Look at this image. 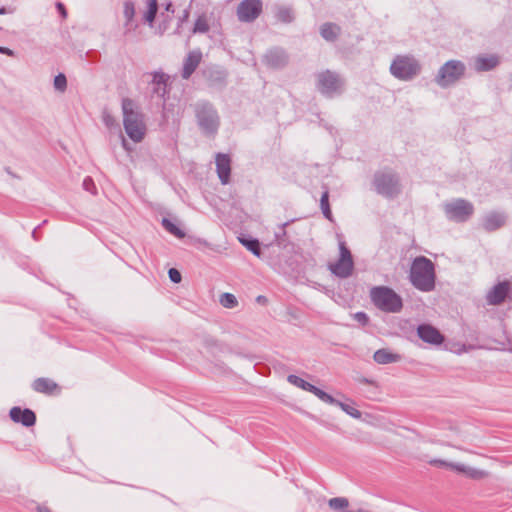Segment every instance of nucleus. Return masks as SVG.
Segmentation results:
<instances>
[{
	"label": "nucleus",
	"instance_id": "17",
	"mask_svg": "<svg viewBox=\"0 0 512 512\" xmlns=\"http://www.w3.org/2000/svg\"><path fill=\"white\" fill-rule=\"evenodd\" d=\"M9 415L14 422L21 423L25 427H31L36 422L35 413L27 408L21 409L20 407H13Z\"/></svg>",
	"mask_w": 512,
	"mask_h": 512
},
{
	"label": "nucleus",
	"instance_id": "44",
	"mask_svg": "<svg viewBox=\"0 0 512 512\" xmlns=\"http://www.w3.org/2000/svg\"><path fill=\"white\" fill-rule=\"evenodd\" d=\"M1 53L5 54L7 56H10V57H14L15 56V52L13 50H11L10 48H7V47H3Z\"/></svg>",
	"mask_w": 512,
	"mask_h": 512
},
{
	"label": "nucleus",
	"instance_id": "43",
	"mask_svg": "<svg viewBox=\"0 0 512 512\" xmlns=\"http://www.w3.org/2000/svg\"><path fill=\"white\" fill-rule=\"evenodd\" d=\"M189 10L188 9H185L183 11V15L179 18V26L183 23V22H186L189 18Z\"/></svg>",
	"mask_w": 512,
	"mask_h": 512
},
{
	"label": "nucleus",
	"instance_id": "8",
	"mask_svg": "<svg viewBox=\"0 0 512 512\" xmlns=\"http://www.w3.org/2000/svg\"><path fill=\"white\" fill-rule=\"evenodd\" d=\"M344 80L330 70L317 74V88L326 97L333 98L344 90Z\"/></svg>",
	"mask_w": 512,
	"mask_h": 512
},
{
	"label": "nucleus",
	"instance_id": "10",
	"mask_svg": "<svg viewBox=\"0 0 512 512\" xmlns=\"http://www.w3.org/2000/svg\"><path fill=\"white\" fill-rule=\"evenodd\" d=\"M444 211L450 220L456 222L467 221L474 213V206L465 199H456L444 205Z\"/></svg>",
	"mask_w": 512,
	"mask_h": 512
},
{
	"label": "nucleus",
	"instance_id": "47",
	"mask_svg": "<svg viewBox=\"0 0 512 512\" xmlns=\"http://www.w3.org/2000/svg\"><path fill=\"white\" fill-rule=\"evenodd\" d=\"M39 512H51L50 509L46 506H40L38 507Z\"/></svg>",
	"mask_w": 512,
	"mask_h": 512
},
{
	"label": "nucleus",
	"instance_id": "18",
	"mask_svg": "<svg viewBox=\"0 0 512 512\" xmlns=\"http://www.w3.org/2000/svg\"><path fill=\"white\" fill-rule=\"evenodd\" d=\"M264 62L271 68H282L288 62V56L283 49L274 48L264 55Z\"/></svg>",
	"mask_w": 512,
	"mask_h": 512
},
{
	"label": "nucleus",
	"instance_id": "12",
	"mask_svg": "<svg viewBox=\"0 0 512 512\" xmlns=\"http://www.w3.org/2000/svg\"><path fill=\"white\" fill-rule=\"evenodd\" d=\"M287 381L302 389V390H305V391H308L312 394H314L316 397H318L321 401L323 402H331V395L326 393L325 391L321 390L320 388L316 387L315 385L305 381L304 379H302L301 377L297 376V375H288L287 377Z\"/></svg>",
	"mask_w": 512,
	"mask_h": 512
},
{
	"label": "nucleus",
	"instance_id": "49",
	"mask_svg": "<svg viewBox=\"0 0 512 512\" xmlns=\"http://www.w3.org/2000/svg\"><path fill=\"white\" fill-rule=\"evenodd\" d=\"M122 146L125 148V149H128L127 147V141L125 140L124 137H122Z\"/></svg>",
	"mask_w": 512,
	"mask_h": 512
},
{
	"label": "nucleus",
	"instance_id": "41",
	"mask_svg": "<svg viewBox=\"0 0 512 512\" xmlns=\"http://www.w3.org/2000/svg\"><path fill=\"white\" fill-rule=\"evenodd\" d=\"M168 275L173 283H179L181 281V273L175 268L169 269Z\"/></svg>",
	"mask_w": 512,
	"mask_h": 512
},
{
	"label": "nucleus",
	"instance_id": "25",
	"mask_svg": "<svg viewBox=\"0 0 512 512\" xmlns=\"http://www.w3.org/2000/svg\"><path fill=\"white\" fill-rule=\"evenodd\" d=\"M326 403L340 407L345 413H347L348 415H350L353 418L358 419L361 417V412L358 409H356L354 406H352L350 404H347V403H344V402H341V401L335 399L333 396H331V402H326Z\"/></svg>",
	"mask_w": 512,
	"mask_h": 512
},
{
	"label": "nucleus",
	"instance_id": "20",
	"mask_svg": "<svg viewBox=\"0 0 512 512\" xmlns=\"http://www.w3.org/2000/svg\"><path fill=\"white\" fill-rule=\"evenodd\" d=\"M152 80L150 81L151 94L159 98H164L167 93V81L169 76L163 72H154L151 74Z\"/></svg>",
	"mask_w": 512,
	"mask_h": 512
},
{
	"label": "nucleus",
	"instance_id": "40",
	"mask_svg": "<svg viewBox=\"0 0 512 512\" xmlns=\"http://www.w3.org/2000/svg\"><path fill=\"white\" fill-rule=\"evenodd\" d=\"M353 318L359 322L361 325L365 326L368 324L369 322V317L368 315L365 313V312H356L354 315H353Z\"/></svg>",
	"mask_w": 512,
	"mask_h": 512
},
{
	"label": "nucleus",
	"instance_id": "9",
	"mask_svg": "<svg viewBox=\"0 0 512 512\" xmlns=\"http://www.w3.org/2000/svg\"><path fill=\"white\" fill-rule=\"evenodd\" d=\"M340 256L337 262L330 263L328 268L335 276L346 279L352 275L354 262L350 250L346 247L345 242L339 243Z\"/></svg>",
	"mask_w": 512,
	"mask_h": 512
},
{
	"label": "nucleus",
	"instance_id": "26",
	"mask_svg": "<svg viewBox=\"0 0 512 512\" xmlns=\"http://www.w3.org/2000/svg\"><path fill=\"white\" fill-rule=\"evenodd\" d=\"M275 17L282 23H291L294 20V13L290 7L279 6L276 9Z\"/></svg>",
	"mask_w": 512,
	"mask_h": 512
},
{
	"label": "nucleus",
	"instance_id": "4",
	"mask_svg": "<svg viewBox=\"0 0 512 512\" xmlns=\"http://www.w3.org/2000/svg\"><path fill=\"white\" fill-rule=\"evenodd\" d=\"M197 123L205 135H215L220 126V117L214 106L206 101L197 102L194 106Z\"/></svg>",
	"mask_w": 512,
	"mask_h": 512
},
{
	"label": "nucleus",
	"instance_id": "2",
	"mask_svg": "<svg viewBox=\"0 0 512 512\" xmlns=\"http://www.w3.org/2000/svg\"><path fill=\"white\" fill-rule=\"evenodd\" d=\"M435 267L425 256L416 257L411 265L409 279L411 284L422 292H430L435 288Z\"/></svg>",
	"mask_w": 512,
	"mask_h": 512
},
{
	"label": "nucleus",
	"instance_id": "22",
	"mask_svg": "<svg viewBox=\"0 0 512 512\" xmlns=\"http://www.w3.org/2000/svg\"><path fill=\"white\" fill-rule=\"evenodd\" d=\"M32 388L34 391L38 393H43L47 395H52L56 390H58V385L53 380L49 378H37L33 384Z\"/></svg>",
	"mask_w": 512,
	"mask_h": 512
},
{
	"label": "nucleus",
	"instance_id": "28",
	"mask_svg": "<svg viewBox=\"0 0 512 512\" xmlns=\"http://www.w3.org/2000/svg\"><path fill=\"white\" fill-rule=\"evenodd\" d=\"M320 208L324 217L328 220H332V212L329 205V191L326 189L320 198Z\"/></svg>",
	"mask_w": 512,
	"mask_h": 512
},
{
	"label": "nucleus",
	"instance_id": "32",
	"mask_svg": "<svg viewBox=\"0 0 512 512\" xmlns=\"http://www.w3.org/2000/svg\"><path fill=\"white\" fill-rule=\"evenodd\" d=\"M162 225L169 233L178 238H183L185 236V233L167 218H163Z\"/></svg>",
	"mask_w": 512,
	"mask_h": 512
},
{
	"label": "nucleus",
	"instance_id": "16",
	"mask_svg": "<svg viewBox=\"0 0 512 512\" xmlns=\"http://www.w3.org/2000/svg\"><path fill=\"white\" fill-rule=\"evenodd\" d=\"M500 63L499 56L495 54H481L473 59V67L477 72L491 71Z\"/></svg>",
	"mask_w": 512,
	"mask_h": 512
},
{
	"label": "nucleus",
	"instance_id": "23",
	"mask_svg": "<svg viewBox=\"0 0 512 512\" xmlns=\"http://www.w3.org/2000/svg\"><path fill=\"white\" fill-rule=\"evenodd\" d=\"M374 361L378 364H389L400 361L401 356L390 352L387 349H379L374 353Z\"/></svg>",
	"mask_w": 512,
	"mask_h": 512
},
{
	"label": "nucleus",
	"instance_id": "27",
	"mask_svg": "<svg viewBox=\"0 0 512 512\" xmlns=\"http://www.w3.org/2000/svg\"><path fill=\"white\" fill-rule=\"evenodd\" d=\"M239 241L242 245H244L249 251H251L255 256L260 257L261 248L260 243L257 239H247V238H239Z\"/></svg>",
	"mask_w": 512,
	"mask_h": 512
},
{
	"label": "nucleus",
	"instance_id": "35",
	"mask_svg": "<svg viewBox=\"0 0 512 512\" xmlns=\"http://www.w3.org/2000/svg\"><path fill=\"white\" fill-rule=\"evenodd\" d=\"M123 14H124L127 24L133 20L134 15H135V6H134L133 2L126 1L124 3Z\"/></svg>",
	"mask_w": 512,
	"mask_h": 512
},
{
	"label": "nucleus",
	"instance_id": "36",
	"mask_svg": "<svg viewBox=\"0 0 512 512\" xmlns=\"http://www.w3.org/2000/svg\"><path fill=\"white\" fill-rule=\"evenodd\" d=\"M54 87L56 90L60 92H64L67 88V79L66 76L62 73H59L54 78Z\"/></svg>",
	"mask_w": 512,
	"mask_h": 512
},
{
	"label": "nucleus",
	"instance_id": "3",
	"mask_svg": "<svg viewBox=\"0 0 512 512\" xmlns=\"http://www.w3.org/2000/svg\"><path fill=\"white\" fill-rule=\"evenodd\" d=\"M373 305L385 313H399L403 308V300L388 286H374L369 292Z\"/></svg>",
	"mask_w": 512,
	"mask_h": 512
},
{
	"label": "nucleus",
	"instance_id": "5",
	"mask_svg": "<svg viewBox=\"0 0 512 512\" xmlns=\"http://www.w3.org/2000/svg\"><path fill=\"white\" fill-rule=\"evenodd\" d=\"M421 72L419 61L411 55H397L390 65V73L398 80L410 81Z\"/></svg>",
	"mask_w": 512,
	"mask_h": 512
},
{
	"label": "nucleus",
	"instance_id": "30",
	"mask_svg": "<svg viewBox=\"0 0 512 512\" xmlns=\"http://www.w3.org/2000/svg\"><path fill=\"white\" fill-rule=\"evenodd\" d=\"M157 11H158L157 0H148L147 1V11L144 15V18L149 24H152L154 22Z\"/></svg>",
	"mask_w": 512,
	"mask_h": 512
},
{
	"label": "nucleus",
	"instance_id": "21",
	"mask_svg": "<svg viewBox=\"0 0 512 512\" xmlns=\"http://www.w3.org/2000/svg\"><path fill=\"white\" fill-rule=\"evenodd\" d=\"M506 218L507 217L504 213L492 211L483 217L482 226L484 230L492 232L504 226Z\"/></svg>",
	"mask_w": 512,
	"mask_h": 512
},
{
	"label": "nucleus",
	"instance_id": "38",
	"mask_svg": "<svg viewBox=\"0 0 512 512\" xmlns=\"http://www.w3.org/2000/svg\"><path fill=\"white\" fill-rule=\"evenodd\" d=\"M466 474L473 479H481L487 475L485 471L473 468H468V472Z\"/></svg>",
	"mask_w": 512,
	"mask_h": 512
},
{
	"label": "nucleus",
	"instance_id": "42",
	"mask_svg": "<svg viewBox=\"0 0 512 512\" xmlns=\"http://www.w3.org/2000/svg\"><path fill=\"white\" fill-rule=\"evenodd\" d=\"M103 120H104V123H105V125H106L107 127H111V126H113V125H114V119H113V117H112V116H110V115H108V114H107V115H104Z\"/></svg>",
	"mask_w": 512,
	"mask_h": 512
},
{
	"label": "nucleus",
	"instance_id": "48",
	"mask_svg": "<svg viewBox=\"0 0 512 512\" xmlns=\"http://www.w3.org/2000/svg\"><path fill=\"white\" fill-rule=\"evenodd\" d=\"M342 512H371V511L366 510V509H357V510H344Z\"/></svg>",
	"mask_w": 512,
	"mask_h": 512
},
{
	"label": "nucleus",
	"instance_id": "19",
	"mask_svg": "<svg viewBox=\"0 0 512 512\" xmlns=\"http://www.w3.org/2000/svg\"><path fill=\"white\" fill-rule=\"evenodd\" d=\"M202 59V53L200 50L190 51L183 63V69L181 76L183 79H189L190 76L194 73V71L199 66Z\"/></svg>",
	"mask_w": 512,
	"mask_h": 512
},
{
	"label": "nucleus",
	"instance_id": "46",
	"mask_svg": "<svg viewBox=\"0 0 512 512\" xmlns=\"http://www.w3.org/2000/svg\"><path fill=\"white\" fill-rule=\"evenodd\" d=\"M57 7L58 9L62 12L63 15L66 14V11H65V8H64V5L62 3H58L57 4Z\"/></svg>",
	"mask_w": 512,
	"mask_h": 512
},
{
	"label": "nucleus",
	"instance_id": "6",
	"mask_svg": "<svg viewBox=\"0 0 512 512\" xmlns=\"http://www.w3.org/2000/svg\"><path fill=\"white\" fill-rule=\"evenodd\" d=\"M373 186L384 197L393 198L400 193L398 176L392 171H378L374 174Z\"/></svg>",
	"mask_w": 512,
	"mask_h": 512
},
{
	"label": "nucleus",
	"instance_id": "51",
	"mask_svg": "<svg viewBox=\"0 0 512 512\" xmlns=\"http://www.w3.org/2000/svg\"><path fill=\"white\" fill-rule=\"evenodd\" d=\"M32 237H33L34 239H37V238H36V229H34V231L32 232Z\"/></svg>",
	"mask_w": 512,
	"mask_h": 512
},
{
	"label": "nucleus",
	"instance_id": "14",
	"mask_svg": "<svg viewBox=\"0 0 512 512\" xmlns=\"http://www.w3.org/2000/svg\"><path fill=\"white\" fill-rule=\"evenodd\" d=\"M418 337L431 345H441L444 342V336L440 331L430 324H421L417 327Z\"/></svg>",
	"mask_w": 512,
	"mask_h": 512
},
{
	"label": "nucleus",
	"instance_id": "11",
	"mask_svg": "<svg viewBox=\"0 0 512 512\" xmlns=\"http://www.w3.org/2000/svg\"><path fill=\"white\" fill-rule=\"evenodd\" d=\"M262 9L261 0H243L238 4L237 17L241 22L250 23L259 17Z\"/></svg>",
	"mask_w": 512,
	"mask_h": 512
},
{
	"label": "nucleus",
	"instance_id": "1",
	"mask_svg": "<svg viewBox=\"0 0 512 512\" xmlns=\"http://www.w3.org/2000/svg\"><path fill=\"white\" fill-rule=\"evenodd\" d=\"M121 106L126 134L133 142H141L146 134V125L137 103L130 98H123Z\"/></svg>",
	"mask_w": 512,
	"mask_h": 512
},
{
	"label": "nucleus",
	"instance_id": "7",
	"mask_svg": "<svg viewBox=\"0 0 512 512\" xmlns=\"http://www.w3.org/2000/svg\"><path fill=\"white\" fill-rule=\"evenodd\" d=\"M466 67L459 60H449L442 65L435 77V82L442 88L449 87L460 80L465 74Z\"/></svg>",
	"mask_w": 512,
	"mask_h": 512
},
{
	"label": "nucleus",
	"instance_id": "24",
	"mask_svg": "<svg viewBox=\"0 0 512 512\" xmlns=\"http://www.w3.org/2000/svg\"><path fill=\"white\" fill-rule=\"evenodd\" d=\"M339 27L333 23H325L321 26L320 34L327 41H334L339 34Z\"/></svg>",
	"mask_w": 512,
	"mask_h": 512
},
{
	"label": "nucleus",
	"instance_id": "31",
	"mask_svg": "<svg viewBox=\"0 0 512 512\" xmlns=\"http://www.w3.org/2000/svg\"><path fill=\"white\" fill-rule=\"evenodd\" d=\"M431 463L434 465H437V466L449 467L452 470H455L457 472L464 473V474H466L468 472V467H466L464 464H460V463H448L444 460H434Z\"/></svg>",
	"mask_w": 512,
	"mask_h": 512
},
{
	"label": "nucleus",
	"instance_id": "39",
	"mask_svg": "<svg viewBox=\"0 0 512 512\" xmlns=\"http://www.w3.org/2000/svg\"><path fill=\"white\" fill-rule=\"evenodd\" d=\"M290 224L289 221L285 222V223H282L280 226H279V231L275 233V237L277 239V241L279 242H282L284 241V238L286 236V230L285 228Z\"/></svg>",
	"mask_w": 512,
	"mask_h": 512
},
{
	"label": "nucleus",
	"instance_id": "34",
	"mask_svg": "<svg viewBox=\"0 0 512 512\" xmlns=\"http://www.w3.org/2000/svg\"><path fill=\"white\" fill-rule=\"evenodd\" d=\"M219 301L225 308H234L238 304L236 297L231 293H223Z\"/></svg>",
	"mask_w": 512,
	"mask_h": 512
},
{
	"label": "nucleus",
	"instance_id": "29",
	"mask_svg": "<svg viewBox=\"0 0 512 512\" xmlns=\"http://www.w3.org/2000/svg\"><path fill=\"white\" fill-rule=\"evenodd\" d=\"M328 505L331 509L333 510H337V511H344V510H349L348 509V506H349V501L347 498L345 497H335V498H331L329 501H328Z\"/></svg>",
	"mask_w": 512,
	"mask_h": 512
},
{
	"label": "nucleus",
	"instance_id": "13",
	"mask_svg": "<svg viewBox=\"0 0 512 512\" xmlns=\"http://www.w3.org/2000/svg\"><path fill=\"white\" fill-rule=\"evenodd\" d=\"M510 292L511 284L509 281L499 282L489 290L486 295V301L489 305H500L505 301Z\"/></svg>",
	"mask_w": 512,
	"mask_h": 512
},
{
	"label": "nucleus",
	"instance_id": "54",
	"mask_svg": "<svg viewBox=\"0 0 512 512\" xmlns=\"http://www.w3.org/2000/svg\"><path fill=\"white\" fill-rule=\"evenodd\" d=\"M2 49H3V47H2V46H0V53L2 52Z\"/></svg>",
	"mask_w": 512,
	"mask_h": 512
},
{
	"label": "nucleus",
	"instance_id": "33",
	"mask_svg": "<svg viewBox=\"0 0 512 512\" xmlns=\"http://www.w3.org/2000/svg\"><path fill=\"white\" fill-rule=\"evenodd\" d=\"M209 31V24L204 15L199 16L194 24L193 33H206Z\"/></svg>",
	"mask_w": 512,
	"mask_h": 512
},
{
	"label": "nucleus",
	"instance_id": "50",
	"mask_svg": "<svg viewBox=\"0 0 512 512\" xmlns=\"http://www.w3.org/2000/svg\"><path fill=\"white\" fill-rule=\"evenodd\" d=\"M6 13V8L5 7H1L0 8V15H4Z\"/></svg>",
	"mask_w": 512,
	"mask_h": 512
},
{
	"label": "nucleus",
	"instance_id": "45",
	"mask_svg": "<svg viewBox=\"0 0 512 512\" xmlns=\"http://www.w3.org/2000/svg\"><path fill=\"white\" fill-rule=\"evenodd\" d=\"M166 11L174 13L173 4L171 2L166 4Z\"/></svg>",
	"mask_w": 512,
	"mask_h": 512
},
{
	"label": "nucleus",
	"instance_id": "53",
	"mask_svg": "<svg viewBox=\"0 0 512 512\" xmlns=\"http://www.w3.org/2000/svg\"><path fill=\"white\" fill-rule=\"evenodd\" d=\"M510 81H511L510 90L512 91V74H511V77H510Z\"/></svg>",
	"mask_w": 512,
	"mask_h": 512
},
{
	"label": "nucleus",
	"instance_id": "52",
	"mask_svg": "<svg viewBox=\"0 0 512 512\" xmlns=\"http://www.w3.org/2000/svg\"><path fill=\"white\" fill-rule=\"evenodd\" d=\"M263 299H264V297H263V296H259V297L257 298V300H258V301H263Z\"/></svg>",
	"mask_w": 512,
	"mask_h": 512
},
{
	"label": "nucleus",
	"instance_id": "37",
	"mask_svg": "<svg viewBox=\"0 0 512 512\" xmlns=\"http://www.w3.org/2000/svg\"><path fill=\"white\" fill-rule=\"evenodd\" d=\"M83 188L92 193V194H96L97 190H96V186L94 184V181L91 177H86L83 181Z\"/></svg>",
	"mask_w": 512,
	"mask_h": 512
},
{
	"label": "nucleus",
	"instance_id": "15",
	"mask_svg": "<svg viewBox=\"0 0 512 512\" xmlns=\"http://www.w3.org/2000/svg\"><path fill=\"white\" fill-rule=\"evenodd\" d=\"M216 171L220 182L226 185L230 181L231 174V159L229 155L217 153L215 158Z\"/></svg>",
	"mask_w": 512,
	"mask_h": 512
}]
</instances>
